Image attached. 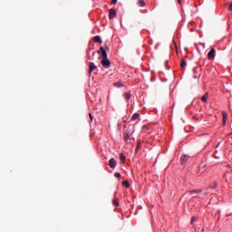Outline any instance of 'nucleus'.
I'll return each instance as SVG.
<instances>
[{
	"label": "nucleus",
	"mask_w": 232,
	"mask_h": 232,
	"mask_svg": "<svg viewBox=\"0 0 232 232\" xmlns=\"http://www.w3.org/2000/svg\"><path fill=\"white\" fill-rule=\"evenodd\" d=\"M102 65L104 67V68H110V66H111V63L110 62V60L107 58H102Z\"/></svg>",
	"instance_id": "nucleus-4"
},
{
	"label": "nucleus",
	"mask_w": 232,
	"mask_h": 232,
	"mask_svg": "<svg viewBox=\"0 0 232 232\" xmlns=\"http://www.w3.org/2000/svg\"><path fill=\"white\" fill-rule=\"evenodd\" d=\"M188 193H189V195H195V193H197V194L202 193V190H200V189H198V190H190Z\"/></svg>",
	"instance_id": "nucleus-16"
},
{
	"label": "nucleus",
	"mask_w": 232,
	"mask_h": 232,
	"mask_svg": "<svg viewBox=\"0 0 232 232\" xmlns=\"http://www.w3.org/2000/svg\"><path fill=\"white\" fill-rule=\"evenodd\" d=\"M180 67L181 68H186V60H184V58H182L181 61H180Z\"/></svg>",
	"instance_id": "nucleus-17"
},
{
	"label": "nucleus",
	"mask_w": 232,
	"mask_h": 232,
	"mask_svg": "<svg viewBox=\"0 0 232 232\" xmlns=\"http://www.w3.org/2000/svg\"><path fill=\"white\" fill-rule=\"evenodd\" d=\"M89 119H90L91 122L93 121V116L92 115V113L89 114Z\"/></svg>",
	"instance_id": "nucleus-24"
},
{
	"label": "nucleus",
	"mask_w": 232,
	"mask_h": 232,
	"mask_svg": "<svg viewBox=\"0 0 232 232\" xmlns=\"http://www.w3.org/2000/svg\"><path fill=\"white\" fill-rule=\"evenodd\" d=\"M215 55H216V51L215 49H211L208 53V59H209L210 61H213L215 59Z\"/></svg>",
	"instance_id": "nucleus-6"
},
{
	"label": "nucleus",
	"mask_w": 232,
	"mask_h": 232,
	"mask_svg": "<svg viewBox=\"0 0 232 232\" xmlns=\"http://www.w3.org/2000/svg\"><path fill=\"white\" fill-rule=\"evenodd\" d=\"M140 148H142V143L140 142V140H138L136 146V153L137 151H139V150H140Z\"/></svg>",
	"instance_id": "nucleus-13"
},
{
	"label": "nucleus",
	"mask_w": 232,
	"mask_h": 232,
	"mask_svg": "<svg viewBox=\"0 0 232 232\" xmlns=\"http://www.w3.org/2000/svg\"><path fill=\"white\" fill-rule=\"evenodd\" d=\"M94 43H99V44H102V40L101 39V36L97 35L93 38Z\"/></svg>",
	"instance_id": "nucleus-9"
},
{
	"label": "nucleus",
	"mask_w": 232,
	"mask_h": 232,
	"mask_svg": "<svg viewBox=\"0 0 232 232\" xmlns=\"http://www.w3.org/2000/svg\"><path fill=\"white\" fill-rule=\"evenodd\" d=\"M97 53L101 54L99 59H106L108 57V53H106L104 47H100V49L97 51Z\"/></svg>",
	"instance_id": "nucleus-1"
},
{
	"label": "nucleus",
	"mask_w": 232,
	"mask_h": 232,
	"mask_svg": "<svg viewBox=\"0 0 232 232\" xmlns=\"http://www.w3.org/2000/svg\"><path fill=\"white\" fill-rule=\"evenodd\" d=\"M208 97H209V93H208V92H206V93L201 97L202 102H208Z\"/></svg>",
	"instance_id": "nucleus-10"
},
{
	"label": "nucleus",
	"mask_w": 232,
	"mask_h": 232,
	"mask_svg": "<svg viewBox=\"0 0 232 232\" xmlns=\"http://www.w3.org/2000/svg\"><path fill=\"white\" fill-rule=\"evenodd\" d=\"M139 117H140V114H139V112H135V113L132 115L130 121H137V119H139Z\"/></svg>",
	"instance_id": "nucleus-11"
},
{
	"label": "nucleus",
	"mask_w": 232,
	"mask_h": 232,
	"mask_svg": "<svg viewBox=\"0 0 232 232\" xmlns=\"http://www.w3.org/2000/svg\"><path fill=\"white\" fill-rule=\"evenodd\" d=\"M196 70H197V69H196V68H194V69H193V72H196Z\"/></svg>",
	"instance_id": "nucleus-30"
},
{
	"label": "nucleus",
	"mask_w": 232,
	"mask_h": 232,
	"mask_svg": "<svg viewBox=\"0 0 232 232\" xmlns=\"http://www.w3.org/2000/svg\"><path fill=\"white\" fill-rule=\"evenodd\" d=\"M112 202L116 207H119V198H114Z\"/></svg>",
	"instance_id": "nucleus-21"
},
{
	"label": "nucleus",
	"mask_w": 232,
	"mask_h": 232,
	"mask_svg": "<svg viewBox=\"0 0 232 232\" xmlns=\"http://www.w3.org/2000/svg\"><path fill=\"white\" fill-rule=\"evenodd\" d=\"M228 10L232 12V3L228 5Z\"/></svg>",
	"instance_id": "nucleus-28"
},
{
	"label": "nucleus",
	"mask_w": 232,
	"mask_h": 232,
	"mask_svg": "<svg viewBox=\"0 0 232 232\" xmlns=\"http://www.w3.org/2000/svg\"><path fill=\"white\" fill-rule=\"evenodd\" d=\"M120 160H121L122 164L126 163V156H124V154H121L120 155Z\"/></svg>",
	"instance_id": "nucleus-14"
},
{
	"label": "nucleus",
	"mask_w": 232,
	"mask_h": 232,
	"mask_svg": "<svg viewBox=\"0 0 232 232\" xmlns=\"http://www.w3.org/2000/svg\"><path fill=\"white\" fill-rule=\"evenodd\" d=\"M123 96L125 97V99L127 101H130V99H131V93H130V92H124Z\"/></svg>",
	"instance_id": "nucleus-12"
},
{
	"label": "nucleus",
	"mask_w": 232,
	"mask_h": 232,
	"mask_svg": "<svg viewBox=\"0 0 232 232\" xmlns=\"http://www.w3.org/2000/svg\"><path fill=\"white\" fill-rule=\"evenodd\" d=\"M117 17V10L115 8H111L109 10V19H114Z\"/></svg>",
	"instance_id": "nucleus-5"
},
{
	"label": "nucleus",
	"mask_w": 232,
	"mask_h": 232,
	"mask_svg": "<svg viewBox=\"0 0 232 232\" xmlns=\"http://www.w3.org/2000/svg\"><path fill=\"white\" fill-rule=\"evenodd\" d=\"M115 177H116L117 179H121V173H115Z\"/></svg>",
	"instance_id": "nucleus-25"
},
{
	"label": "nucleus",
	"mask_w": 232,
	"mask_h": 232,
	"mask_svg": "<svg viewBox=\"0 0 232 232\" xmlns=\"http://www.w3.org/2000/svg\"><path fill=\"white\" fill-rule=\"evenodd\" d=\"M122 185H123L125 188H130V182H128V180L123 181V182H122Z\"/></svg>",
	"instance_id": "nucleus-20"
},
{
	"label": "nucleus",
	"mask_w": 232,
	"mask_h": 232,
	"mask_svg": "<svg viewBox=\"0 0 232 232\" xmlns=\"http://www.w3.org/2000/svg\"><path fill=\"white\" fill-rule=\"evenodd\" d=\"M195 220H197V218L192 217V218H191V224H193V223L195 222Z\"/></svg>",
	"instance_id": "nucleus-26"
},
{
	"label": "nucleus",
	"mask_w": 232,
	"mask_h": 232,
	"mask_svg": "<svg viewBox=\"0 0 232 232\" xmlns=\"http://www.w3.org/2000/svg\"><path fill=\"white\" fill-rule=\"evenodd\" d=\"M131 135H133V133L131 132V130L127 129L123 134V139H124L125 142H128V140H130V139H131Z\"/></svg>",
	"instance_id": "nucleus-2"
},
{
	"label": "nucleus",
	"mask_w": 232,
	"mask_h": 232,
	"mask_svg": "<svg viewBox=\"0 0 232 232\" xmlns=\"http://www.w3.org/2000/svg\"><path fill=\"white\" fill-rule=\"evenodd\" d=\"M113 85L116 86V88H121V87L124 86V85L122 84V82H114Z\"/></svg>",
	"instance_id": "nucleus-18"
},
{
	"label": "nucleus",
	"mask_w": 232,
	"mask_h": 232,
	"mask_svg": "<svg viewBox=\"0 0 232 232\" xmlns=\"http://www.w3.org/2000/svg\"><path fill=\"white\" fill-rule=\"evenodd\" d=\"M204 168H206V165L205 164H201L199 166V171H202V169H204Z\"/></svg>",
	"instance_id": "nucleus-23"
},
{
	"label": "nucleus",
	"mask_w": 232,
	"mask_h": 232,
	"mask_svg": "<svg viewBox=\"0 0 232 232\" xmlns=\"http://www.w3.org/2000/svg\"><path fill=\"white\" fill-rule=\"evenodd\" d=\"M111 5H117V0H111Z\"/></svg>",
	"instance_id": "nucleus-27"
},
{
	"label": "nucleus",
	"mask_w": 232,
	"mask_h": 232,
	"mask_svg": "<svg viewBox=\"0 0 232 232\" xmlns=\"http://www.w3.org/2000/svg\"><path fill=\"white\" fill-rule=\"evenodd\" d=\"M210 188L212 189H215L217 188V182H213L211 185H210Z\"/></svg>",
	"instance_id": "nucleus-22"
},
{
	"label": "nucleus",
	"mask_w": 232,
	"mask_h": 232,
	"mask_svg": "<svg viewBox=\"0 0 232 232\" xmlns=\"http://www.w3.org/2000/svg\"><path fill=\"white\" fill-rule=\"evenodd\" d=\"M188 160H189V156H188V155H183V156H181V158H180V164H181V165H184V164H186V163L188 162Z\"/></svg>",
	"instance_id": "nucleus-7"
},
{
	"label": "nucleus",
	"mask_w": 232,
	"mask_h": 232,
	"mask_svg": "<svg viewBox=\"0 0 232 232\" xmlns=\"http://www.w3.org/2000/svg\"><path fill=\"white\" fill-rule=\"evenodd\" d=\"M227 121V113L223 112V126H225Z\"/></svg>",
	"instance_id": "nucleus-15"
},
{
	"label": "nucleus",
	"mask_w": 232,
	"mask_h": 232,
	"mask_svg": "<svg viewBox=\"0 0 232 232\" xmlns=\"http://www.w3.org/2000/svg\"><path fill=\"white\" fill-rule=\"evenodd\" d=\"M138 5L139 6H146V2L144 0H139Z\"/></svg>",
	"instance_id": "nucleus-19"
},
{
	"label": "nucleus",
	"mask_w": 232,
	"mask_h": 232,
	"mask_svg": "<svg viewBox=\"0 0 232 232\" xmlns=\"http://www.w3.org/2000/svg\"><path fill=\"white\" fill-rule=\"evenodd\" d=\"M109 166L110 168L113 169L117 166V160H115V159L111 158L110 160H109Z\"/></svg>",
	"instance_id": "nucleus-8"
},
{
	"label": "nucleus",
	"mask_w": 232,
	"mask_h": 232,
	"mask_svg": "<svg viewBox=\"0 0 232 232\" xmlns=\"http://www.w3.org/2000/svg\"><path fill=\"white\" fill-rule=\"evenodd\" d=\"M88 66H89V75H92V72H95V70H97V65H95V63L93 62H89L88 63Z\"/></svg>",
	"instance_id": "nucleus-3"
},
{
	"label": "nucleus",
	"mask_w": 232,
	"mask_h": 232,
	"mask_svg": "<svg viewBox=\"0 0 232 232\" xmlns=\"http://www.w3.org/2000/svg\"><path fill=\"white\" fill-rule=\"evenodd\" d=\"M178 3L180 5V3H181V0H178Z\"/></svg>",
	"instance_id": "nucleus-29"
}]
</instances>
